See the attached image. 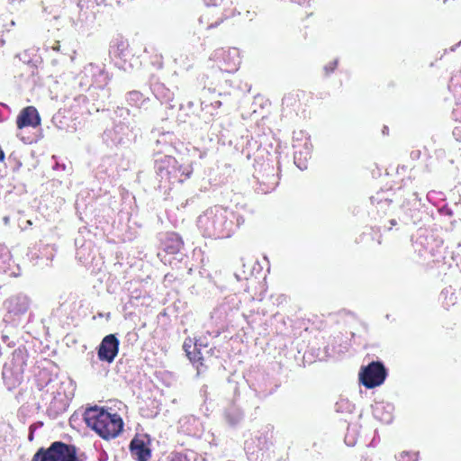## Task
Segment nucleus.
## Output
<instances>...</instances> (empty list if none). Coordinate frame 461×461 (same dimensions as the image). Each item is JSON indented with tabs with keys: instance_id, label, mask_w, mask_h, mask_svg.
<instances>
[{
	"instance_id": "3",
	"label": "nucleus",
	"mask_w": 461,
	"mask_h": 461,
	"mask_svg": "<svg viewBox=\"0 0 461 461\" xmlns=\"http://www.w3.org/2000/svg\"><path fill=\"white\" fill-rule=\"evenodd\" d=\"M32 461H79L76 447L61 441L53 442L48 448L41 447Z\"/></svg>"
},
{
	"instance_id": "8",
	"label": "nucleus",
	"mask_w": 461,
	"mask_h": 461,
	"mask_svg": "<svg viewBox=\"0 0 461 461\" xmlns=\"http://www.w3.org/2000/svg\"><path fill=\"white\" fill-rule=\"evenodd\" d=\"M119 340L113 334L105 336L101 341L97 356L101 361L112 363L119 352Z\"/></svg>"
},
{
	"instance_id": "4",
	"label": "nucleus",
	"mask_w": 461,
	"mask_h": 461,
	"mask_svg": "<svg viewBox=\"0 0 461 461\" xmlns=\"http://www.w3.org/2000/svg\"><path fill=\"white\" fill-rule=\"evenodd\" d=\"M25 366V354L21 349H15L12 353L10 362L4 366L3 378L5 382L9 386H18L23 381Z\"/></svg>"
},
{
	"instance_id": "6",
	"label": "nucleus",
	"mask_w": 461,
	"mask_h": 461,
	"mask_svg": "<svg viewBox=\"0 0 461 461\" xmlns=\"http://www.w3.org/2000/svg\"><path fill=\"white\" fill-rule=\"evenodd\" d=\"M176 167L177 160L173 156L165 155L155 161L157 174L160 176L161 180H166L170 184L183 183L185 181L183 174L177 175Z\"/></svg>"
},
{
	"instance_id": "19",
	"label": "nucleus",
	"mask_w": 461,
	"mask_h": 461,
	"mask_svg": "<svg viewBox=\"0 0 461 461\" xmlns=\"http://www.w3.org/2000/svg\"><path fill=\"white\" fill-rule=\"evenodd\" d=\"M221 21H222V20H221V21H217V22H215V23L209 24V25L207 26V28H208V29L213 28V27L217 26V25H218Z\"/></svg>"
},
{
	"instance_id": "11",
	"label": "nucleus",
	"mask_w": 461,
	"mask_h": 461,
	"mask_svg": "<svg viewBox=\"0 0 461 461\" xmlns=\"http://www.w3.org/2000/svg\"><path fill=\"white\" fill-rule=\"evenodd\" d=\"M162 243L164 250L170 255L177 254L184 246L182 238L176 232L167 233Z\"/></svg>"
},
{
	"instance_id": "15",
	"label": "nucleus",
	"mask_w": 461,
	"mask_h": 461,
	"mask_svg": "<svg viewBox=\"0 0 461 461\" xmlns=\"http://www.w3.org/2000/svg\"><path fill=\"white\" fill-rule=\"evenodd\" d=\"M176 172H177V175H182L183 174V176L185 177V180H186L187 178H189L192 171L188 168H184L181 165H179L177 163V167H176Z\"/></svg>"
},
{
	"instance_id": "18",
	"label": "nucleus",
	"mask_w": 461,
	"mask_h": 461,
	"mask_svg": "<svg viewBox=\"0 0 461 461\" xmlns=\"http://www.w3.org/2000/svg\"><path fill=\"white\" fill-rule=\"evenodd\" d=\"M209 15H210V14H209V13L204 14L201 17L200 22H201V23H203V19L207 21V20L209 19Z\"/></svg>"
},
{
	"instance_id": "7",
	"label": "nucleus",
	"mask_w": 461,
	"mask_h": 461,
	"mask_svg": "<svg viewBox=\"0 0 461 461\" xmlns=\"http://www.w3.org/2000/svg\"><path fill=\"white\" fill-rule=\"evenodd\" d=\"M150 438L148 435H136L130 443L131 456L137 461H149L151 457Z\"/></svg>"
},
{
	"instance_id": "20",
	"label": "nucleus",
	"mask_w": 461,
	"mask_h": 461,
	"mask_svg": "<svg viewBox=\"0 0 461 461\" xmlns=\"http://www.w3.org/2000/svg\"><path fill=\"white\" fill-rule=\"evenodd\" d=\"M52 50H55V51H59V43H56L53 47H52Z\"/></svg>"
},
{
	"instance_id": "12",
	"label": "nucleus",
	"mask_w": 461,
	"mask_h": 461,
	"mask_svg": "<svg viewBox=\"0 0 461 461\" xmlns=\"http://www.w3.org/2000/svg\"><path fill=\"white\" fill-rule=\"evenodd\" d=\"M183 348L185 351V354L188 359L193 364H197L200 366L203 365V357L200 348L197 347V344L193 341L192 339H186L184 342Z\"/></svg>"
},
{
	"instance_id": "13",
	"label": "nucleus",
	"mask_w": 461,
	"mask_h": 461,
	"mask_svg": "<svg viewBox=\"0 0 461 461\" xmlns=\"http://www.w3.org/2000/svg\"><path fill=\"white\" fill-rule=\"evenodd\" d=\"M384 408V405H377L375 408V416L381 420L382 421L384 422H390L391 420H392V414L390 412H387L386 415L384 417H383L382 415H380V411L381 410H383Z\"/></svg>"
},
{
	"instance_id": "10",
	"label": "nucleus",
	"mask_w": 461,
	"mask_h": 461,
	"mask_svg": "<svg viewBox=\"0 0 461 461\" xmlns=\"http://www.w3.org/2000/svg\"><path fill=\"white\" fill-rule=\"evenodd\" d=\"M220 68L221 71L230 74L239 69L240 64V58L239 50L237 49L233 48L222 50L220 54Z\"/></svg>"
},
{
	"instance_id": "16",
	"label": "nucleus",
	"mask_w": 461,
	"mask_h": 461,
	"mask_svg": "<svg viewBox=\"0 0 461 461\" xmlns=\"http://www.w3.org/2000/svg\"><path fill=\"white\" fill-rule=\"evenodd\" d=\"M207 5L217 6L220 5L223 0H203Z\"/></svg>"
},
{
	"instance_id": "14",
	"label": "nucleus",
	"mask_w": 461,
	"mask_h": 461,
	"mask_svg": "<svg viewBox=\"0 0 461 461\" xmlns=\"http://www.w3.org/2000/svg\"><path fill=\"white\" fill-rule=\"evenodd\" d=\"M168 461H189L186 455L179 452L171 453L168 456Z\"/></svg>"
},
{
	"instance_id": "2",
	"label": "nucleus",
	"mask_w": 461,
	"mask_h": 461,
	"mask_svg": "<svg viewBox=\"0 0 461 461\" xmlns=\"http://www.w3.org/2000/svg\"><path fill=\"white\" fill-rule=\"evenodd\" d=\"M205 236L212 239H228L234 233V222L230 219L225 210H216L215 212L207 219L204 230Z\"/></svg>"
},
{
	"instance_id": "5",
	"label": "nucleus",
	"mask_w": 461,
	"mask_h": 461,
	"mask_svg": "<svg viewBox=\"0 0 461 461\" xmlns=\"http://www.w3.org/2000/svg\"><path fill=\"white\" fill-rule=\"evenodd\" d=\"M359 382L367 389H373L384 384L387 370L384 364L373 361L366 366H362L359 372Z\"/></svg>"
},
{
	"instance_id": "17",
	"label": "nucleus",
	"mask_w": 461,
	"mask_h": 461,
	"mask_svg": "<svg viewBox=\"0 0 461 461\" xmlns=\"http://www.w3.org/2000/svg\"><path fill=\"white\" fill-rule=\"evenodd\" d=\"M126 48V45L124 42H121L120 44H118L117 46V50H120L121 52H122V50ZM122 53L119 54V56H121Z\"/></svg>"
},
{
	"instance_id": "1",
	"label": "nucleus",
	"mask_w": 461,
	"mask_h": 461,
	"mask_svg": "<svg viewBox=\"0 0 461 461\" xmlns=\"http://www.w3.org/2000/svg\"><path fill=\"white\" fill-rule=\"evenodd\" d=\"M84 420L88 428L106 440L117 438L124 425L118 413L109 412L98 406L87 408L84 413Z\"/></svg>"
},
{
	"instance_id": "9",
	"label": "nucleus",
	"mask_w": 461,
	"mask_h": 461,
	"mask_svg": "<svg viewBox=\"0 0 461 461\" xmlns=\"http://www.w3.org/2000/svg\"><path fill=\"white\" fill-rule=\"evenodd\" d=\"M41 122V119L38 110L32 105L22 109L16 118V126L19 130L27 127L37 128Z\"/></svg>"
}]
</instances>
